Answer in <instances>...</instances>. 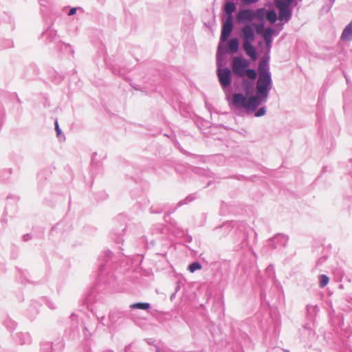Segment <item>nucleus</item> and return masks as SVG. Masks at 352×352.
Wrapping results in <instances>:
<instances>
[{
	"mask_svg": "<svg viewBox=\"0 0 352 352\" xmlns=\"http://www.w3.org/2000/svg\"><path fill=\"white\" fill-rule=\"evenodd\" d=\"M258 78L256 82V94L249 98L243 94L236 93L232 96L230 105L237 109H244L252 113L263 102H266L272 87V80L268 63L262 60L258 65Z\"/></svg>",
	"mask_w": 352,
	"mask_h": 352,
	"instance_id": "nucleus-1",
	"label": "nucleus"
},
{
	"mask_svg": "<svg viewBox=\"0 0 352 352\" xmlns=\"http://www.w3.org/2000/svg\"><path fill=\"white\" fill-rule=\"evenodd\" d=\"M250 62L242 56L234 57L232 61V70L235 76L240 78L247 76L250 80H254L257 74L256 70L248 69Z\"/></svg>",
	"mask_w": 352,
	"mask_h": 352,
	"instance_id": "nucleus-2",
	"label": "nucleus"
},
{
	"mask_svg": "<svg viewBox=\"0 0 352 352\" xmlns=\"http://www.w3.org/2000/svg\"><path fill=\"white\" fill-rule=\"evenodd\" d=\"M221 47L219 46L217 57V64L218 68L217 71V76L219 80V82L223 89L228 88L232 82L231 78V71L228 67H221L219 64L220 54H221Z\"/></svg>",
	"mask_w": 352,
	"mask_h": 352,
	"instance_id": "nucleus-3",
	"label": "nucleus"
},
{
	"mask_svg": "<svg viewBox=\"0 0 352 352\" xmlns=\"http://www.w3.org/2000/svg\"><path fill=\"white\" fill-rule=\"evenodd\" d=\"M293 0H276V6L278 9V19L284 23L288 22L292 15L290 5Z\"/></svg>",
	"mask_w": 352,
	"mask_h": 352,
	"instance_id": "nucleus-4",
	"label": "nucleus"
},
{
	"mask_svg": "<svg viewBox=\"0 0 352 352\" xmlns=\"http://www.w3.org/2000/svg\"><path fill=\"white\" fill-rule=\"evenodd\" d=\"M254 18V11L250 9L241 10L236 14V20L240 23H250L252 21Z\"/></svg>",
	"mask_w": 352,
	"mask_h": 352,
	"instance_id": "nucleus-5",
	"label": "nucleus"
},
{
	"mask_svg": "<svg viewBox=\"0 0 352 352\" xmlns=\"http://www.w3.org/2000/svg\"><path fill=\"white\" fill-rule=\"evenodd\" d=\"M233 29V21L232 18L230 16H227L226 19L223 21L221 34V41L226 42L228 40V38L230 35Z\"/></svg>",
	"mask_w": 352,
	"mask_h": 352,
	"instance_id": "nucleus-6",
	"label": "nucleus"
},
{
	"mask_svg": "<svg viewBox=\"0 0 352 352\" xmlns=\"http://www.w3.org/2000/svg\"><path fill=\"white\" fill-rule=\"evenodd\" d=\"M254 24L248 23L241 29L243 42L253 43L255 40Z\"/></svg>",
	"mask_w": 352,
	"mask_h": 352,
	"instance_id": "nucleus-7",
	"label": "nucleus"
},
{
	"mask_svg": "<svg viewBox=\"0 0 352 352\" xmlns=\"http://www.w3.org/2000/svg\"><path fill=\"white\" fill-rule=\"evenodd\" d=\"M253 43L243 42V47L246 54L250 57L253 60L257 59V53L256 48L252 45Z\"/></svg>",
	"mask_w": 352,
	"mask_h": 352,
	"instance_id": "nucleus-8",
	"label": "nucleus"
},
{
	"mask_svg": "<svg viewBox=\"0 0 352 352\" xmlns=\"http://www.w3.org/2000/svg\"><path fill=\"white\" fill-rule=\"evenodd\" d=\"M341 38L343 41H350L352 40V22L348 24L344 29Z\"/></svg>",
	"mask_w": 352,
	"mask_h": 352,
	"instance_id": "nucleus-9",
	"label": "nucleus"
},
{
	"mask_svg": "<svg viewBox=\"0 0 352 352\" xmlns=\"http://www.w3.org/2000/svg\"><path fill=\"white\" fill-rule=\"evenodd\" d=\"M239 47V40L236 38H231L228 42L229 51L232 54H234L238 52Z\"/></svg>",
	"mask_w": 352,
	"mask_h": 352,
	"instance_id": "nucleus-10",
	"label": "nucleus"
},
{
	"mask_svg": "<svg viewBox=\"0 0 352 352\" xmlns=\"http://www.w3.org/2000/svg\"><path fill=\"white\" fill-rule=\"evenodd\" d=\"M235 9L236 6L233 2H227L224 7V10L227 14V16H230V18H232V13Z\"/></svg>",
	"mask_w": 352,
	"mask_h": 352,
	"instance_id": "nucleus-11",
	"label": "nucleus"
},
{
	"mask_svg": "<svg viewBox=\"0 0 352 352\" xmlns=\"http://www.w3.org/2000/svg\"><path fill=\"white\" fill-rule=\"evenodd\" d=\"M266 19H267V21L271 23H275L277 19H278V16H277V14L275 10H268L266 13Z\"/></svg>",
	"mask_w": 352,
	"mask_h": 352,
	"instance_id": "nucleus-12",
	"label": "nucleus"
},
{
	"mask_svg": "<svg viewBox=\"0 0 352 352\" xmlns=\"http://www.w3.org/2000/svg\"><path fill=\"white\" fill-rule=\"evenodd\" d=\"M275 30L271 28H267L263 33V37L265 41H273L272 36Z\"/></svg>",
	"mask_w": 352,
	"mask_h": 352,
	"instance_id": "nucleus-13",
	"label": "nucleus"
},
{
	"mask_svg": "<svg viewBox=\"0 0 352 352\" xmlns=\"http://www.w3.org/2000/svg\"><path fill=\"white\" fill-rule=\"evenodd\" d=\"M130 307L132 309L146 310L150 307V304L148 302H137L131 305Z\"/></svg>",
	"mask_w": 352,
	"mask_h": 352,
	"instance_id": "nucleus-14",
	"label": "nucleus"
},
{
	"mask_svg": "<svg viewBox=\"0 0 352 352\" xmlns=\"http://www.w3.org/2000/svg\"><path fill=\"white\" fill-rule=\"evenodd\" d=\"M267 12V11L265 8L257 9L256 11H254L255 17L260 20H263V19L266 17Z\"/></svg>",
	"mask_w": 352,
	"mask_h": 352,
	"instance_id": "nucleus-15",
	"label": "nucleus"
},
{
	"mask_svg": "<svg viewBox=\"0 0 352 352\" xmlns=\"http://www.w3.org/2000/svg\"><path fill=\"white\" fill-rule=\"evenodd\" d=\"M319 280H320V287H324L329 283V277L325 274H321L319 276Z\"/></svg>",
	"mask_w": 352,
	"mask_h": 352,
	"instance_id": "nucleus-16",
	"label": "nucleus"
},
{
	"mask_svg": "<svg viewBox=\"0 0 352 352\" xmlns=\"http://www.w3.org/2000/svg\"><path fill=\"white\" fill-rule=\"evenodd\" d=\"M201 268V265L199 263V262H193L190 265H189L188 266V270L191 272V273H193L195 272L196 270H199Z\"/></svg>",
	"mask_w": 352,
	"mask_h": 352,
	"instance_id": "nucleus-17",
	"label": "nucleus"
},
{
	"mask_svg": "<svg viewBox=\"0 0 352 352\" xmlns=\"http://www.w3.org/2000/svg\"><path fill=\"white\" fill-rule=\"evenodd\" d=\"M265 113H266V109L265 107H263L255 112L254 116L256 117H261V116H264L265 114Z\"/></svg>",
	"mask_w": 352,
	"mask_h": 352,
	"instance_id": "nucleus-18",
	"label": "nucleus"
},
{
	"mask_svg": "<svg viewBox=\"0 0 352 352\" xmlns=\"http://www.w3.org/2000/svg\"><path fill=\"white\" fill-rule=\"evenodd\" d=\"M259 0H242V2L245 5H250L258 2Z\"/></svg>",
	"mask_w": 352,
	"mask_h": 352,
	"instance_id": "nucleus-19",
	"label": "nucleus"
},
{
	"mask_svg": "<svg viewBox=\"0 0 352 352\" xmlns=\"http://www.w3.org/2000/svg\"><path fill=\"white\" fill-rule=\"evenodd\" d=\"M55 128H56V131L57 135H59L60 133V127H59V125H58V123L57 120L55 122Z\"/></svg>",
	"mask_w": 352,
	"mask_h": 352,
	"instance_id": "nucleus-20",
	"label": "nucleus"
},
{
	"mask_svg": "<svg viewBox=\"0 0 352 352\" xmlns=\"http://www.w3.org/2000/svg\"><path fill=\"white\" fill-rule=\"evenodd\" d=\"M263 28H264L263 24H260V25H257L256 27V30L257 33H261V30L263 29Z\"/></svg>",
	"mask_w": 352,
	"mask_h": 352,
	"instance_id": "nucleus-21",
	"label": "nucleus"
},
{
	"mask_svg": "<svg viewBox=\"0 0 352 352\" xmlns=\"http://www.w3.org/2000/svg\"><path fill=\"white\" fill-rule=\"evenodd\" d=\"M76 12V8H72L69 11V13H68V15L69 16H72V15H74L75 14Z\"/></svg>",
	"mask_w": 352,
	"mask_h": 352,
	"instance_id": "nucleus-22",
	"label": "nucleus"
},
{
	"mask_svg": "<svg viewBox=\"0 0 352 352\" xmlns=\"http://www.w3.org/2000/svg\"><path fill=\"white\" fill-rule=\"evenodd\" d=\"M265 43H266V45H267V49H268V51L270 52V49L272 48V41H265Z\"/></svg>",
	"mask_w": 352,
	"mask_h": 352,
	"instance_id": "nucleus-23",
	"label": "nucleus"
},
{
	"mask_svg": "<svg viewBox=\"0 0 352 352\" xmlns=\"http://www.w3.org/2000/svg\"><path fill=\"white\" fill-rule=\"evenodd\" d=\"M243 85L244 87H248H248H252V85H250V83H249V82H248V80H243Z\"/></svg>",
	"mask_w": 352,
	"mask_h": 352,
	"instance_id": "nucleus-24",
	"label": "nucleus"
},
{
	"mask_svg": "<svg viewBox=\"0 0 352 352\" xmlns=\"http://www.w3.org/2000/svg\"><path fill=\"white\" fill-rule=\"evenodd\" d=\"M23 237H24V239H25V241H27V240H28V239H29V235H25Z\"/></svg>",
	"mask_w": 352,
	"mask_h": 352,
	"instance_id": "nucleus-25",
	"label": "nucleus"
},
{
	"mask_svg": "<svg viewBox=\"0 0 352 352\" xmlns=\"http://www.w3.org/2000/svg\"><path fill=\"white\" fill-rule=\"evenodd\" d=\"M230 96V94H227L226 95V98L227 100H228L229 97Z\"/></svg>",
	"mask_w": 352,
	"mask_h": 352,
	"instance_id": "nucleus-26",
	"label": "nucleus"
}]
</instances>
